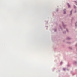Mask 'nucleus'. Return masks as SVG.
Masks as SVG:
<instances>
[{
  "label": "nucleus",
  "mask_w": 77,
  "mask_h": 77,
  "mask_svg": "<svg viewBox=\"0 0 77 77\" xmlns=\"http://www.w3.org/2000/svg\"><path fill=\"white\" fill-rule=\"evenodd\" d=\"M65 13H66V12H64V14H65Z\"/></svg>",
  "instance_id": "7ed1b4c3"
},
{
  "label": "nucleus",
  "mask_w": 77,
  "mask_h": 77,
  "mask_svg": "<svg viewBox=\"0 0 77 77\" xmlns=\"http://www.w3.org/2000/svg\"><path fill=\"white\" fill-rule=\"evenodd\" d=\"M75 2H76V1H75Z\"/></svg>",
  "instance_id": "39448f33"
},
{
  "label": "nucleus",
  "mask_w": 77,
  "mask_h": 77,
  "mask_svg": "<svg viewBox=\"0 0 77 77\" xmlns=\"http://www.w3.org/2000/svg\"><path fill=\"white\" fill-rule=\"evenodd\" d=\"M67 5L68 6V8H69V7H70V5H69V4H67Z\"/></svg>",
  "instance_id": "f257e3e1"
},
{
  "label": "nucleus",
  "mask_w": 77,
  "mask_h": 77,
  "mask_svg": "<svg viewBox=\"0 0 77 77\" xmlns=\"http://www.w3.org/2000/svg\"><path fill=\"white\" fill-rule=\"evenodd\" d=\"M71 12H72V11H71Z\"/></svg>",
  "instance_id": "20e7f679"
},
{
  "label": "nucleus",
  "mask_w": 77,
  "mask_h": 77,
  "mask_svg": "<svg viewBox=\"0 0 77 77\" xmlns=\"http://www.w3.org/2000/svg\"><path fill=\"white\" fill-rule=\"evenodd\" d=\"M75 6L74 7V8H75Z\"/></svg>",
  "instance_id": "423d86ee"
},
{
  "label": "nucleus",
  "mask_w": 77,
  "mask_h": 77,
  "mask_svg": "<svg viewBox=\"0 0 77 77\" xmlns=\"http://www.w3.org/2000/svg\"><path fill=\"white\" fill-rule=\"evenodd\" d=\"M63 70H64V71H65V68H63Z\"/></svg>",
  "instance_id": "f03ea898"
}]
</instances>
